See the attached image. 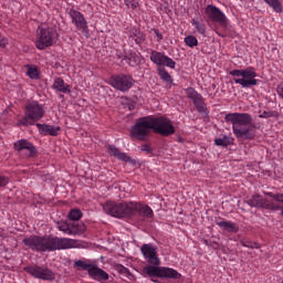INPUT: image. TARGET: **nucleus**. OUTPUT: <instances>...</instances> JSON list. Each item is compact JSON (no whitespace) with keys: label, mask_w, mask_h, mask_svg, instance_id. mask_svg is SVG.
Wrapping results in <instances>:
<instances>
[{"label":"nucleus","mask_w":283,"mask_h":283,"mask_svg":"<svg viewBox=\"0 0 283 283\" xmlns=\"http://www.w3.org/2000/svg\"><path fill=\"white\" fill-rule=\"evenodd\" d=\"M151 132L167 138L176 134V126H174L171 119L165 116L148 115L136 119L130 134L137 140H147Z\"/></svg>","instance_id":"1"},{"label":"nucleus","mask_w":283,"mask_h":283,"mask_svg":"<svg viewBox=\"0 0 283 283\" xmlns=\"http://www.w3.org/2000/svg\"><path fill=\"white\" fill-rule=\"evenodd\" d=\"M103 211L113 218H137L139 222H145L146 218H154L151 207L138 202L106 201L103 205Z\"/></svg>","instance_id":"2"},{"label":"nucleus","mask_w":283,"mask_h":283,"mask_svg":"<svg viewBox=\"0 0 283 283\" xmlns=\"http://www.w3.org/2000/svg\"><path fill=\"white\" fill-rule=\"evenodd\" d=\"M23 244L31 251L45 253L52 251H63L65 249H75L76 240L59 237H36L32 235L23 240Z\"/></svg>","instance_id":"3"},{"label":"nucleus","mask_w":283,"mask_h":283,"mask_svg":"<svg viewBox=\"0 0 283 283\" xmlns=\"http://www.w3.org/2000/svg\"><path fill=\"white\" fill-rule=\"evenodd\" d=\"M226 123H231L234 136L241 140L255 138V124L249 113H229L224 117Z\"/></svg>","instance_id":"4"},{"label":"nucleus","mask_w":283,"mask_h":283,"mask_svg":"<svg viewBox=\"0 0 283 283\" xmlns=\"http://www.w3.org/2000/svg\"><path fill=\"white\" fill-rule=\"evenodd\" d=\"M150 61L155 65H158L157 72L161 81H165V83H174V78L165 67L176 70V61L167 56L164 52H158L154 50L150 52Z\"/></svg>","instance_id":"5"},{"label":"nucleus","mask_w":283,"mask_h":283,"mask_svg":"<svg viewBox=\"0 0 283 283\" xmlns=\"http://www.w3.org/2000/svg\"><path fill=\"white\" fill-rule=\"evenodd\" d=\"M45 116V108L42 104L36 101H31L27 103L24 107V116L20 118L17 123L18 127H30L35 123H39L41 118Z\"/></svg>","instance_id":"6"},{"label":"nucleus","mask_w":283,"mask_h":283,"mask_svg":"<svg viewBox=\"0 0 283 283\" xmlns=\"http://www.w3.org/2000/svg\"><path fill=\"white\" fill-rule=\"evenodd\" d=\"M230 76H233V82L235 85H241L243 90H249L255 87L259 81L258 71L253 66H248L247 69L232 70L229 72Z\"/></svg>","instance_id":"7"},{"label":"nucleus","mask_w":283,"mask_h":283,"mask_svg":"<svg viewBox=\"0 0 283 283\" xmlns=\"http://www.w3.org/2000/svg\"><path fill=\"white\" fill-rule=\"evenodd\" d=\"M59 41V33L54 28H38L35 48L38 50H45L52 48Z\"/></svg>","instance_id":"8"},{"label":"nucleus","mask_w":283,"mask_h":283,"mask_svg":"<svg viewBox=\"0 0 283 283\" xmlns=\"http://www.w3.org/2000/svg\"><path fill=\"white\" fill-rule=\"evenodd\" d=\"M143 273L148 277H170L172 280H180L182 275L171 268L150 264L144 266Z\"/></svg>","instance_id":"9"},{"label":"nucleus","mask_w":283,"mask_h":283,"mask_svg":"<svg viewBox=\"0 0 283 283\" xmlns=\"http://www.w3.org/2000/svg\"><path fill=\"white\" fill-rule=\"evenodd\" d=\"M108 84L111 87H114V90H117V92L125 94V92H129V90L136 85V80H134V76L130 74L118 73L108 78Z\"/></svg>","instance_id":"10"},{"label":"nucleus","mask_w":283,"mask_h":283,"mask_svg":"<svg viewBox=\"0 0 283 283\" xmlns=\"http://www.w3.org/2000/svg\"><path fill=\"white\" fill-rule=\"evenodd\" d=\"M23 271H25V273H28L35 280H43L44 282H54V280L56 279L54 272L43 265H27L23 268Z\"/></svg>","instance_id":"11"},{"label":"nucleus","mask_w":283,"mask_h":283,"mask_svg":"<svg viewBox=\"0 0 283 283\" xmlns=\"http://www.w3.org/2000/svg\"><path fill=\"white\" fill-rule=\"evenodd\" d=\"M56 229L65 233V235H83V232L87 231L85 223L67 220L57 221Z\"/></svg>","instance_id":"12"},{"label":"nucleus","mask_w":283,"mask_h":283,"mask_svg":"<svg viewBox=\"0 0 283 283\" xmlns=\"http://www.w3.org/2000/svg\"><path fill=\"white\" fill-rule=\"evenodd\" d=\"M186 95L188 98H190V101H192L199 114H208L207 103H205V97H202V94L198 93V91H196L193 87H188L186 88Z\"/></svg>","instance_id":"13"},{"label":"nucleus","mask_w":283,"mask_h":283,"mask_svg":"<svg viewBox=\"0 0 283 283\" xmlns=\"http://www.w3.org/2000/svg\"><path fill=\"white\" fill-rule=\"evenodd\" d=\"M140 252L147 260L148 264L160 266V259L158 258V248L151 243H144L140 247Z\"/></svg>","instance_id":"14"},{"label":"nucleus","mask_w":283,"mask_h":283,"mask_svg":"<svg viewBox=\"0 0 283 283\" xmlns=\"http://www.w3.org/2000/svg\"><path fill=\"white\" fill-rule=\"evenodd\" d=\"M69 15L72 20L73 25H75L76 30L83 32L84 34H87L90 32L87 20L85 19V15L81 13V11H77L76 9H71L69 11Z\"/></svg>","instance_id":"15"},{"label":"nucleus","mask_w":283,"mask_h":283,"mask_svg":"<svg viewBox=\"0 0 283 283\" xmlns=\"http://www.w3.org/2000/svg\"><path fill=\"white\" fill-rule=\"evenodd\" d=\"M13 149L15 151H24L27 158H36L39 156V150L34 144L30 143L28 139H20L13 144Z\"/></svg>","instance_id":"16"},{"label":"nucleus","mask_w":283,"mask_h":283,"mask_svg":"<svg viewBox=\"0 0 283 283\" xmlns=\"http://www.w3.org/2000/svg\"><path fill=\"white\" fill-rule=\"evenodd\" d=\"M208 19L212 21V23H219L220 25H227V15L220 8L213 6V4H208L205 10Z\"/></svg>","instance_id":"17"},{"label":"nucleus","mask_w":283,"mask_h":283,"mask_svg":"<svg viewBox=\"0 0 283 283\" xmlns=\"http://www.w3.org/2000/svg\"><path fill=\"white\" fill-rule=\"evenodd\" d=\"M38 132L41 136H59V132H61L60 126H54L50 124H35Z\"/></svg>","instance_id":"18"},{"label":"nucleus","mask_w":283,"mask_h":283,"mask_svg":"<svg viewBox=\"0 0 283 283\" xmlns=\"http://www.w3.org/2000/svg\"><path fill=\"white\" fill-rule=\"evenodd\" d=\"M88 275L92 277V280L101 283L107 282V280H109V274L96 265H93Z\"/></svg>","instance_id":"19"},{"label":"nucleus","mask_w":283,"mask_h":283,"mask_svg":"<svg viewBox=\"0 0 283 283\" xmlns=\"http://www.w3.org/2000/svg\"><path fill=\"white\" fill-rule=\"evenodd\" d=\"M123 61H126L130 67H137V65H140V61H143V55H140V53L129 51L128 53H125Z\"/></svg>","instance_id":"20"},{"label":"nucleus","mask_w":283,"mask_h":283,"mask_svg":"<svg viewBox=\"0 0 283 283\" xmlns=\"http://www.w3.org/2000/svg\"><path fill=\"white\" fill-rule=\"evenodd\" d=\"M106 150L109 156H114V158H117V160H122L123 163H129V160H132V158H129L127 154L120 151V149H118L114 145H108L106 147Z\"/></svg>","instance_id":"21"},{"label":"nucleus","mask_w":283,"mask_h":283,"mask_svg":"<svg viewBox=\"0 0 283 283\" xmlns=\"http://www.w3.org/2000/svg\"><path fill=\"white\" fill-rule=\"evenodd\" d=\"M216 224L221 231H226L227 233H238L240 231V228L233 221H217Z\"/></svg>","instance_id":"22"},{"label":"nucleus","mask_w":283,"mask_h":283,"mask_svg":"<svg viewBox=\"0 0 283 283\" xmlns=\"http://www.w3.org/2000/svg\"><path fill=\"white\" fill-rule=\"evenodd\" d=\"M53 90L61 92L62 94H71L72 86L65 83L62 77H56L53 83Z\"/></svg>","instance_id":"23"},{"label":"nucleus","mask_w":283,"mask_h":283,"mask_svg":"<svg viewBox=\"0 0 283 283\" xmlns=\"http://www.w3.org/2000/svg\"><path fill=\"white\" fill-rule=\"evenodd\" d=\"M128 36H129V39L135 41V43L137 45H140V43L145 42V34H143V32H140V29H138V28H135V27L132 28L129 30Z\"/></svg>","instance_id":"24"},{"label":"nucleus","mask_w":283,"mask_h":283,"mask_svg":"<svg viewBox=\"0 0 283 283\" xmlns=\"http://www.w3.org/2000/svg\"><path fill=\"white\" fill-rule=\"evenodd\" d=\"M27 67V76H29V78H32L33 81H39V78H41V72H39V66L36 65H25Z\"/></svg>","instance_id":"25"},{"label":"nucleus","mask_w":283,"mask_h":283,"mask_svg":"<svg viewBox=\"0 0 283 283\" xmlns=\"http://www.w3.org/2000/svg\"><path fill=\"white\" fill-rule=\"evenodd\" d=\"M234 140L233 137L223 135L221 138L214 139V145H217V147H229V145H233Z\"/></svg>","instance_id":"26"},{"label":"nucleus","mask_w":283,"mask_h":283,"mask_svg":"<svg viewBox=\"0 0 283 283\" xmlns=\"http://www.w3.org/2000/svg\"><path fill=\"white\" fill-rule=\"evenodd\" d=\"M191 25H193L196 32L198 34H200L201 36H207V24L196 20V19H192L190 21Z\"/></svg>","instance_id":"27"},{"label":"nucleus","mask_w":283,"mask_h":283,"mask_svg":"<svg viewBox=\"0 0 283 283\" xmlns=\"http://www.w3.org/2000/svg\"><path fill=\"white\" fill-rule=\"evenodd\" d=\"M263 1L264 3H266V6H269V8H272L274 12H276L277 14H282L283 12L282 1L280 0H263Z\"/></svg>","instance_id":"28"},{"label":"nucleus","mask_w":283,"mask_h":283,"mask_svg":"<svg viewBox=\"0 0 283 283\" xmlns=\"http://www.w3.org/2000/svg\"><path fill=\"white\" fill-rule=\"evenodd\" d=\"M74 266H76L77 269H82V271H88V275L90 270L94 269V265L92 263L83 260L75 261Z\"/></svg>","instance_id":"29"},{"label":"nucleus","mask_w":283,"mask_h":283,"mask_svg":"<svg viewBox=\"0 0 283 283\" xmlns=\"http://www.w3.org/2000/svg\"><path fill=\"white\" fill-rule=\"evenodd\" d=\"M81 218H83V212L80 209H72L69 212L70 222H78Z\"/></svg>","instance_id":"30"},{"label":"nucleus","mask_w":283,"mask_h":283,"mask_svg":"<svg viewBox=\"0 0 283 283\" xmlns=\"http://www.w3.org/2000/svg\"><path fill=\"white\" fill-rule=\"evenodd\" d=\"M184 41L188 48H197L198 45V38H196V35H188Z\"/></svg>","instance_id":"31"},{"label":"nucleus","mask_w":283,"mask_h":283,"mask_svg":"<svg viewBox=\"0 0 283 283\" xmlns=\"http://www.w3.org/2000/svg\"><path fill=\"white\" fill-rule=\"evenodd\" d=\"M240 244H242V247H245L247 249H258V243L251 240L241 239Z\"/></svg>","instance_id":"32"},{"label":"nucleus","mask_w":283,"mask_h":283,"mask_svg":"<svg viewBox=\"0 0 283 283\" xmlns=\"http://www.w3.org/2000/svg\"><path fill=\"white\" fill-rule=\"evenodd\" d=\"M117 271L122 275H132V273L129 272V269L125 268L124 265H117Z\"/></svg>","instance_id":"33"},{"label":"nucleus","mask_w":283,"mask_h":283,"mask_svg":"<svg viewBox=\"0 0 283 283\" xmlns=\"http://www.w3.org/2000/svg\"><path fill=\"white\" fill-rule=\"evenodd\" d=\"M10 182V179L3 175H0V188L6 187Z\"/></svg>","instance_id":"34"},{"label":"nucleus","mask_w":283,"mask_h":283,"mask_svg":"<svg viewBox=\"0 0 283 283\" xmlns=\"http://www.w3.org/2000/svg\"><path fill=\"white\" fill-rule=\"evenodd\" d=\"M142 151H145L146 154H153L154 149H151V146H149L148 144H145L142 146Z\"/></svg>","instance_id":"35"},{"label":"nucleus","mask_w":283,"mask_h":283,"mask_svg":"<svg viewBox=\"0 0 283 283\" xmlns=\"http://www.w3.org/2000/svg\"><path fill=\"white\" fill-rule=\"evenodd\" d=\"M153 32L157 36V43H160L163 41V33L158 29H154Z\"/></svg>","instance_id":"36"},{"label":"nucleus","mask_w":283,"mask_h":283,"mask_svg":"<svg viewBox=\"0 0 283 283\" xmlns=\"http://www.w3.org/2000/svg\"><path fill=\"white\" fill-rule=\"evenodd\" d=\"M7 45H8V39H7V38H2V36L0 35V48H1L2 50H4V48H7Z\"/></svg>","instance_id":"37"},{"label":"nucleus","mask_w":283,"mask_h":283,"mask_svg":"<svg viewBox=\"0 0 283 283\" xmlns=\"http://www.w3.org/2000/svg\"><path fill=\"white\" fill-rule=\"evenodd\" d=\"M273 116L272 112L264 111L262 114L259 115V118H271Z\"/></svg>","instance_id":"38"},{"label":"nucleus","mask_w":283,"mask_h":283,"mask_svg":"<svg viewBox=\"0 0 283 283\" xmlns=\"http://www.w3.org/2000/svg\"><path fill=\"white\" fill-rule=\"evenodd\" d=\"M276 92H277L279 96L283 99V83H281L277 86Z\"/></svg>","instance_id":"39"},{"label":"nucleus","mask_w":283,"mask_h":283,"mask_svg":"<svg viewBox=\"0 0 283 283\" xmlns=\"http://www.w3.org/2000/svg\"><path fill=\"white\" fill-rule=\"evenodd\" d=\"M216 34H218V36H222V39H224V34L219 33L218 31H216Z\"/></svg>","instance_id":"40"},{"label":"nucleus","mask_w":283,"mask_h":283,"mask_svg":"<svg viewBox=\"0 0 283 283\" xmlns=\"http://www.w3.org/2000/svg\"><path fill=\"white\" fill-rule=\"evenodd\" d=\"M59 97H60V98H63L64 96H63V95H60Z\"/></svg>","instance_id":"41"}]
</instances>
